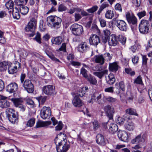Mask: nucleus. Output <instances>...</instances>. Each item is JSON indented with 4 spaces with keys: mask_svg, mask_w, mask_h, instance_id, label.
<instances>
[{
    "mask_svg": "<svg viewBox=\"0 0 152 152\" xmlns=\"http://www.w3.org/2000/svg\"><path fill=\"white\" fill-rule=\"evenodd\" d=\"M51 124V122L50 121H39L37 122L36 126L37 128L47 127Z\"/></svg>",
    "mask_w": 152,
    "mask_h": 152,
    "instance_id": "412c9836",
    "label": "nucleus"
},
{
    "mask_svg": "<svg viewBox=\"0 0 152 152\" xmlns=\"http://www.w3.org/2000/svg\"><path fill=\"white\" fill-rule=\"evenodd\" d=\"M105 15L106 18L111 19L114 17V13L113 11L109 10L106 11Z\"/></svg>",
    "mask_w": 152,
    "mask_h": 152,
    "instance_id": "72a5a7b5",
    "label": "nucleus"
},
{
    "mask_svg": "<svg viewBox=\"0 0 152 152\" xmlns=\"http://www.w3.org/2000/svg\"><path fill=\"white\" fill-rule=\"evenodd\" d=\"M115 25L121 31H126L127 29L126 24L123 20H116Z\"/></svg>",
    "mask_w": 152,
    "mask_h": 152,
    "instance_id": "dca6fc26",
    "label": "nucleus"
},
{
    "mask_svg": "<svg viewBox=\"0 0 152 152\" xmlns=\"http://www.w3.org/2000/svg\"><path fill=\"white\" fill-rule=\"evenodd\" d=\"M63 127V124L61 122L59 121L58 124L55 127V129L57 131L61 130Z\"/></svg>",
    "mask_w": 152,
    "mask_h": 152,
    "instance_id": "13d9d810",
    "label": "nucleus"
},
{
    "mask_svg": "<svg viewBox=\"0 0 152 152\" xmlns=\"http://www.w3.org/2000/svg\"><path fill=\"white\" fill-rule=\"evenodd\" d=\"M124 119L123 118L118 117L116 121L117 123L121 125L124 123Z\"/></svg>",
    "mask_w": 152,
    "mask_h": 152,
    "instance_id": "5fc2aeb1",
    "label": "nucleus"
},
{
    "mask_svg": "<svg viewBox=\"0 0 152 152\" xmlns=\"http://www.w3.org/2000/svg\"><path fill=\"white\" fill-rule=\"evenodd\" d=\"M106 79L107 83L109 84H113L115 80L114 75L112 73H110L107 77H106Z\"/></svg>",
    "mask_w": 152,
    "mask_h": 152,
    "instance_id": "393cba45",
    "label": "nucleus"
},
{
    "mask_svg": "<svg viewBox=\"0 0 152 152\" xmlns=\"http://www.w3.org/2000/svg\"><path fill=\"white\" fill-rule=\"evenodd\" d=\"M109 6V4L107 3H104L101 6L100 10V11H102L104 8L108 7Z\"/></svg>",
    "mask_w": 152,
    "mask_h": 152,
    "instance_id": "e2e57ef3",
    "label": "nucleus"
},
{
    "mask_svg": "<svg viewBox=\"0 0 152 152\" xmlns=\"http://www.w3.org/2000/svg\"><path fill=\"white\" fill-rule=\"evenodd\" d=\"M119 139L125 142H128L130 140V134L124 130H119L117 133Z\"/></svg>",
    "mask_w": 152,
    "mask_h": 152,
    "instance_id": "0eeeda50",
    "label": "nucleus"
},
{
    "mask_svg": "<svg viewBox=\"0 0 152 152\" xmlns=\"http://www.w3.org/2000/svg\"><path fill=\"white\" fill-rule=\"evenodd\" d=\"M51 114V109L49 107H43L41 110L40 116L43 119H45L49 118Z\"/></svg>",
    "mask_w": 152,
    "mask_h": 152,
    "instance_id": "6e6552de",
    "label": "nucleus"
},
{
    "mask_svg": "<svg viewBox=\"0 0 152 152\" xmlns=\"http://www.w3.org/2000/svg\"><path fill=\"white\" fill-rule=\"evenodd\" d=\"M18 88V86L16 83H11L7 86V90L10 93H13L17 90Z\"/></svg>",
    "mask_w": 152,
    "mask_h": 152,
    "instance_id": "6ab92c4d",
    "label": "nucleus"
},
{
    "mask_svg": "<svg viewBox=\"0 0 152 152\" xmlns=\"http://www.w3.org/2000/svg\"><path fill=\"white\" fill-rule=\"evenodd\" d=\"M108 70H105L102 71L100 72H94L93 74L98 77L100 78H101L104 75L106 74L107 73Z\"/></svg>",
    "mask_w": 152,
    "mask_h": 152,
    "instance_id": "473e14b6",
    "label": "nucleus"
},
{
    "mask_svg": "<svg viewBox=\"0 0 152 152\" xmlns=\"http://www.w3.org/2000/svg\"><path fill=\"white\" fill-rule=\"evenodd\" d=\"M95 62L101 64L104 63V58L102 55H96L94 56Z\"/></svg>",
    "mask_w": 152,
    "mask_h": 152,
    "instance_id": "bb28decb",
    "label": "nucleus"
},
{
    "mask_svg": "<svg viewBox=\"0 0 152 152\" xmlns=\"http://www.w3.org/2000/svg\"><path fill=\"white\" fill-rule=\"evenodd\" d=\"M38 43L40 44L41 43V34L38 32H37L35 37L33 38Z\"/></svg>",
    "mask_w": 152,
    "mask_h": 152,
    "instance_id": "37998d69",
    "label": "nucleus"
},
{
    "mask_svg": "<svg viewBox=\"0 0 152 152\" xmlns=\"http://www.w3.org/2000/svg\"><path fill=\"white\" fill-rule=\"evenodd\" d=\"M66 8L63 4L59 5L58 7V11L59 12H62L65 11Z\"/></svg>",
    "mask_w": 152,
    "mask_h": 152,
    "instance_id": "680f3d73",
    "label": "nucleus"
},
{
    "mask_svg": "<svg viewBox=\"0 0 152 152\" xmlns=\"http://www.w3.org/2000/svg\"><path fill=\"white\" fill-rule=\"evenodd\" d=\"M39 104L43 103L46 100V98L45 97L40 96L36 98Z\"/></svg>",
    "mask_w": 152,
    "mask_h": 152,
    "instance_id": "864d4df0",
    "label": "nucleus"
},
{
    "mask_svg": "<svg viewBox=\"0 0 152 152\" xmlns=\"http://www.w3.org/2000/svg\"><path fill=\"white\" fill-rule=\"evenodd\" d=\"M43 92L47 95H53L56 92L54 86L49 85L44 86L42 88Z\"/></svg>",
    "mask_w": 152,
    "mask_h": 152,
    "instance_id": "9d476101",
    "label": "nucleus"
},
{
    "mask_svg": "<svg viewBox=\"0 0 152 152\" xmlns=\"http://www.w3.org/2000/svg\"><path fill=\"white\" fill-rule=\"evenodd\" d=\"M108 44L110 46H115L118 43V37L115 34L110 35L108 40Z\"/></svg>",
    "mask_w": 152,
    "mask_h": 152,
    "instance_id": "ddd939ff",
    "label": "nucleus"
},
{
    "mask_svg": "<svg viewBox=\"0 0 152 152\" xmlns=\"http://www.w3.org/2000/svg\"><path fill=\"white\" fill-rule=\"evenodd\" d=\"M7 117L10 122L12 124L17 123L18 122V118H15V117H10V114H8L7 115Z\"/></svg>",
    "mask_w": 152,
    "mask_h": 152,
    "instance_id": "e433bc0d",
    "label": "nucleus"
},
{
    "mask_svg": "<svg viewBox=\"0 0 152 152\" xmlns=\"http://www.w3.org/2000/svg\"><path fill=\"white\" fill-rule=\"evenodd\" d=\"M118 66L117 62H114L109 64V69L112 71H116L118 69Z\"/></svg>",
    "mask_w": 152,
    "mask_h": 152,
    "instance_id": "2f4dec72",
    "label": "nucleus"
},
{
    "mask_svg": "<svg viewBox=\"0 0 152 152\" xmlns=\"http://www.w3.org/2000/svg\"><path fill=\"white\" fill-rule=\"evenodd\" d=\"M103 56L104 59L107 60V61H110L112 58V56L109 53H105Z\"/></svg>",
    "mask_w": 152,
    "mask_h": 152,
    "instance_id": "6e6d98bb",
    "label": "nucleus"
},
{
    "mask_svg": "<svg viewBox=\"0 0 152 152\" xmlns=\"http://www.w3.org/2000/svg\"><path fill=\"white\" fill-rule=\"evenodd\" d=\"M81 74L83 77L86 78H87L88 76L87 74V71L84 68H82L80 71Z\"/></svg>",
    "mask_w": 152,
    "mask_h": 152,
    "instance_id": "603ef678",
    "label": "nucleus"
},
{
    "mask_svg": "<svg viewBox=\"0 0 152 152\" xmlns=\"http://www.w3.org/2000/svg\"><path fill=\"white\" fill-rule=\"evenodd\" d=\"M110 32L107 29L104 30L103 33L101 37V41L102 42L105 44L107 42L110 36Z\"/></svg>",
    "mask_w": 152,
    "mask_h": 152,
    "instance_id": "2eb2a0df",
    "label": "nucleus"
},
{
    "mask_svg": "<svg viewBox=\"0 0 152 152\" xmlns=\"http://www.w3.org/2000/svg\"><path fill=\"white\" fill-rule=\"evenodd\" d=\"M97 143L101 145H104L105 144V142L104 137L101 134L97 135L96 138Z\"/></svg>",
    "mask_w": 152,
    "mask_h": 152,
    "instance_id": "b1692460",
    "label": "nucleus"
},
{
    "mask_svg": "<svg viewBox=\"0 0 152 152\" xmlns=\"http://www.w3.org/2000/svg\"><path fill=\"white\" fill-rule=\"evenodd\" d=\"M19 52L20 57L22 58H25L28 55L27 52L23 50H20Z\"/></svg>",
    "mask_w": 152,
    "mask_h": 152,
    "instance_id": "a19ab883",
    "label": "nucleus"
},
{
    "mask_svg": "<svg viewBox=\"0 0 152 152\" xmlns=\"http://www.w3.org/2000/svg\"><path fill=\"white\" fill-rule=\"evenodd\" d=\"M4 102L5 104L4 105L0 104L1 107L2 108H7L10 106V102L7 101H4Z\"/></svg>",
    "mask_w": 152,
    "mask_h": 152,
    "instance_id": "052dcab7",
    "label": "nucleus"
},
{
    "mask_svg": "<svg viewBox=\"0 0 152 152\" xmlns=\"http://www.w3.org/2000/svg\"><path fill=\"white\" fill-rule=\"evenodd\" d=\"M88 88L86 87H83L80 89L76 95L78 96H79L82 97L85 94L87 90H88Z\"/></svg>",
    "mask_w": 152,
    "mask_h": 152,
    "instance_id": "c756f323",
    "label": "nucleus"
},
{
    "mask_svg": "<svg viewBox=\"0 0 152 152\" xmlns=\"http://www.w3.org/2000/svg\"><path fill=\"white\" fill-rule=\"evenodd\" d=\"M20 64L18 62L15 61L9 65L8 68V72L10 74H13L17 72L20 69Z\"/></svg>",
    "mask_w": 152,
    "mask_h": 152,
    "instance_id": "1a4fd4ad",
    "label": "nucleus"
},
{
    "mask_svg": "<svg viewBox=\"0 0 152 152\" xmlns=\"http://www.w3.org/2000/svg\"><path fill=\"white\" fill-rule=\"evenodd\" d=\"M13 5V2L11 0H9L5 4L6 7L8 9H10L12 8Z\"/></svg>",
    "mask_w": 152,
    "mask_h": 152,
    "instance_id": "de8ad7c7",
    "label": "nucleus"
},
{
    "mask_svg": "<svg viewBox=\"0 0 152 152\" xmlns=\"http://www.w3.org/2000/svg\"><path fill=\"white\" fill-rule=\"evenodd\" d=\"M104 109L107 115L110 119L112 118V115L114 113L113 107L112 106L108 105L105 107Z\"/></svg>",
    "mask_w": 152,
    "mask_h": 152,
    "instance_id": "a211bd4d",
    "label": "nucleus"
},
{
    "mask_svg": "<svg viewBox=\"0 0 152 152\" xmlns=\"http://www.w3.org/2000/svg\"><path fill=\"white\" fill-rule=\"evenodd\" d=\"M62 41L61 38L58 37H53L51 41L52 44L58 45L61 43Z\"/></svg>",
    "mask_w": 152,
    "mask_h": 152,
    "instance_id": "c85d7f7f",
    "label": "nucleus"
},
{
    "mask_svg": "<svg viewBox=\"0 0 152 152\" xmlns=\"http://www.w3.org/2000/svg\"><path fill=\"white\" fill-rule=\"evenodd\" d=\"M146 15V12L144 10L139 12L137 14V15L139 17V19H141L142 18L144 17Z\"/></svg>",
    "mask_w": 152,
    "mask_h": 152,
    "instance_id": "4d7b16f0",
    "label": "nucleus"
},
{
    "mask_svg": "<svg viewBox=\"0 0 152 152\" xmlns=\"http://www.w3.org/2000/svg\"><path fill=\"white\" fill-rule=\"evenodd\" d=\"M72 33L75 35L80 36L83 33V26L77 24H74L71 27Z\"/></svg>",
    "mask_w": 152,
    "mask_h": 152,
    "instance_id": "423d86ee",
    "label": "nucleus"
},
{
    "mask_svg": "<svg viewBox=\"0 0 152 152\" xmlns=\"http://www.w3.org/2000/svg\"><path fill=\"white\" fill-rule=\"evenodd\" d=\"M125 128L128 131H132L135 128L134 124L132 121H128L124 126Z\"/></svg>",
    "mask_w": 152,
    "mask_h": 152,
    "instance_id": "4be33fe9",
    "label": "nucleus"
},
{
    "mask_svg": "<svg viewBox=\"0 0 152 152\" xmlns=\"http://www.w3.org/2000/svg\"><path fill=\"white\" fill-rule=\"evenodd\" d=\"M149 24L148 20H142L139 25V30L140 33L146 34L148 33Z\"/></svg>",
    "mask_w": 152,
    "mask_h": 152,
    "instance_id": "20e7f679",
    "label": "nucleus"
},
{
    "mask_svg": "<svg viewBox=\"0 0 152 152\" xmlns=\"http://www.w3.org/2000/svg\"><path fill=\"white\" fill-rule=\"evenodd\" d=\"M98 8V7L97 6H95L90 9L87 10H86L89 13H92L96 11L97 10Z\"/></svg>",
    "mask_w": 152,
    "mask_h": 152,
    "instance_id": "3c124183",
    "label": "nucleus"
},
{
    "mask_svg": "<svg viewBox=\"0 0 152 152\" xmlns=\"http://www.w3.org/2000/svg\"><path fill=\"white\" fill-rule=\"evenodd\" d=\"M56 17V16L51 15L47 18V20L48 25L51 28H52V25Z\"/></svg>",
    "mask_w": 152,
    "mask_h": 152,
    "instance_id": "7c9ffc66",
    "label": "nucleus"
},
{
    "mask_svg": "<svg viewBox=\"0 0 152 152\" xmlns=\"http://www.w3.org/2000/svg\"><path fill=\"white\" fill-rule=\"evenodd\" d=\"M140 46L138 44H135L129 48V49L133 53H135L139 49Z\"/></svg>",
    "mask_w": 152,
    "mask_h": 152,
    "instance_id": "4c0bfd02",
    "label": "nucleus"
},
{
    "mask_svg": "<svg viewBox=\"0 0 152 152\" xmlns=\"http://www.w3.org/2000/svg\"><path fill=\"white\" fill-rule=\"evenodd\" d=\"M111 103H115L117 101L116 98L111 96H107L104 97V100Z\"/></svg>",
    "mask_w": 152,
    "mask_h": 152,
    "instance_id": "a18cd8bd",
    "label": "nucleus"
},
{
    "mask_svg": "<svg viewBox=\"0 0 152 152\" xmlns=\"http://www.w3.org/2000/svg\"><path fill=\"white\" fill-rule=\"evenodd\" d=\"M115 10H118L121 12H122V9L121 4L119 3H117L115 5Z\"/></svg>",
    "mask_w": 152,
    "mask_h": 152,
    "instance_id": "338daca9",
    "label": "nucleus"
},
{
    "mask_svg": "<svg viewBox=\"0 0 152 152\" xmlns=\"http://www.w3.org/2000/svg\"><path fill=\"white\" fill-rule=\"evenodd\" d=\"M147 138V135L145 133H142L138 135L131 140L132 144L138 143L142 144Z\"/></svg>",
    "mask_w": 152,
    "mask_h": 152,
    "instance_id": "39448f33",
    "label": "nucleus"
},
{
    "mask_svg": "<svg viewBox=\"0 0 152 152\" xmlns=\"http://www.w3.org/2000/svg\"><path fill=\"white\" fill-rule=\"evenodd\" d=\"M55 18L54 22L52 25V28H55L56 27H58L60 26L61 22V19L60 18L56 16Z\"/></svg>",
    "mask_w": 152,
    "mask_h": 152,
    "instance_id": "a878e982",
    "label": "nucleus"
},
{
    "mask_svg": "<svg viewBox=\"0 0 152 152\" xmlns=\"http://www.w3.org/2000/svg\"><path fill=\"white\" fill-rule=\"evenodd\" d=\"M88 48L87 44L86 42H82L77 47V50L80 52H83Z\"/></svg>",
    "mask_w": 152,
    "mask_h": 152,
    "instance_id": "5701e85b",
    "label": "nucleus"
},
{
    "mask_svg": "<svg viewBox=\"0 0 152 152\" xmlns=\"http://www.w3.org/2000/svg\"><path fill=\"white\" fill-rule=\"evenodd\" d=\"M23 87L28 93H32L34 91V86L31 81L29 80H26L24 82Z\"/></svg>",
    "mask_w": 152,
    "mask_h": 152,
    "instance_id": "9b49d317",
    "label": "nucleus"
},
{
    "mask_svg": "<svg viewBox=\"0 0 152 152\" xmlns=\"http://www.w3.org/2000/svg\"><path fill=\"white\" fill-rule=\"evenodd\" d=\"M148 60L146 56L145 55H142V64L143 65H146Z\"/></svg>",
    "mask_w": 152,
    "mask_h": 152,
    "instance_id": "69168bd1",
    "label": "nucleus"
},
{
    "mask_svg": "<svg viewBox=\"0 0 152 152\" xmlns=\"http://www.w3.org/2000/svg\"><path fill=\"white\" fill-rule=\"evenodd\" d=\"M27 1L28 0H15V2L17 5L21 6L24 2L26 3Z\"/></svg>",
    "mask_w": 152,
    "mask_h": 152,
    "instance_id": "8fccbe9b",
    "label": "nucleus"
},
{
    "mask_svg": "<svg viewBox=\"0 0 152 152\" xmlns=\"http://www.w3.org/2000/svg\"><path fill=\"white\" fill-rule=\"evenodd\" d=\"M50 38V35L48 34H46L43 36L42 39L44 41H47L49 40Z\"/></svg>",
    "mask_w": 152,
    "mask_h": 152,
    "instance_id": "774afa93",
    "label": "nucleus"
},
{
    "mask_svg": "<svg viewBox=\"0 0 152 152\" xmlns=\"http://www.w3.org/2000/svg\"><path fill=\"white\" fill-rule=\"evenodd\" d=\"M20 11L21 13L23 15L26 14L28 11V8L25 6H21L20 8Z\"/></svg>",
    "mask_w": 152,
    "mask_h": 152,
    "instance_id": "f704fd0d",
    "label": "nucleus"
},
{
    "mask_svg": "<svg viewBox=\"0 0 152 152\" xmlns=\"http://www.w3.org/2000/svg\"><path fill=\"white\" fill-rule=\"evenodd\" d=\"M10 113L12 114V117L18 118L19 115L18 112L15 111L14 109L11 108L7 109L6 111L7 114Z\"/></svg>",
    "mask_w": 152,
    "mask_h": 152,
    "instance_id": "cd10ccee",
    "label": "nucleus"
},
{
    "mask_svg": "<svg viewBox=\"0 0 152 152\" xmlns=\"http://www.w3.org/2000/svg\"><path fill=\"white\" fill-rule=\"evenodd\" d=\"M87 79L88 81L90 82L91 84L93 85H95L97 83V81L96 79L90 75L89 76H88Z\"/></svg>",
    "mask_w": 152,
    "mask_h": 152,
    "instance_id": "79ce46f5",
    "label": "nucleus"
},
{
    "mask_svg": "<svg viewBox=\"0 0 152 152\" xmlns=\"http://www.w3.org/2000/svg\"><path fill=\"white\" fill-rule=\"evenodd\" d=\"M125 72L126 73L132 76L134 75L135 74L134 71L132 70L130 68H125Z\"/></svg>",
    "mask_w": 152,
    "mask_h": 152,
    "instance_id": "09e8293b",
    "label": "nucleus"
},
{
    "mask_svg": "<svg viewBox=\"0 0 152 152\" xmlns=\"http://www.w3.org/2000/svg\"><path fill=\"white\" fill-rule=\"evenodd\" d=\"M132 61L134 65H137L139 62V57L137 55H133L132 57Z\"/></svg>",
    "mask_w": 152,
    "mask_h": 152,
    "instance_id": "c9c22d12",
    "label": "nucleus"
},
{
    "mask_svg": "<svg viewBox=\"0 0 152 152\" xmlns=\"http://www.w3.org/2000/svg\"><path fill=\"white\" fill-rule=\"evenodd\" d=\"M7 99L10 100L13 103L14 106L16 107L19 108L21 111H24L25 110V107L23 104V101L22 98L13 97L10 99L9 97L0 95V100Z\"/></svg>",
    "mask_w": 152,
    "mask_h": 152,
    "instance_id": "f03ea898",
    "label": "nucleus"
},
{
    "mask_svg": "<svg viewBox=\"0 0 152 152\" xmlns=\"http://www.w3.org/2000/svg\"><path fill=\"white\" fill-rule=\"evenodd\" d=\"M99 21L101 26L102 27H104L106 26V22L104 19L102 18H100L99 19Z\"/></svg>",
    "mask_w": 152,
    "mask_h": 152,
    "instance_id": "bf43d9fd",
    "label": "nucleus"
},
{
    "mask_svg": "<svg viewBox=\"0 0 152 152\" xmlns=\"http://www.w3.org/2000/svg\"><path fill=\"white\" fill-rule=\"evenodd\" d=\"M35 119L32 118L29 119L27 122L26 126H28L32 127L34 125L35 123Z\"/></svg>",
    "mask_w": 152,
    "mask_h": 152,
    "instance_id": "ea45409f",
    "label": "nucleus"
},
{
    "mask_svg": "<svg viewBox=\"0 0 152 152\" xmlns=\"http://www.w3.org/2000/svg\"><path fill=\"white\" fill-rule=\"evenodd\" d=\"M66 135L61 133L58 134L54 139L58 152H66L69 147V143L66 140Z\"/></svg>",
    "mask_w": 152,
    "mask_h": 152,
    "instance_id": "f257e3e1",
    "label": "nucleus"
},
{
    "mask_svg": "<svg viewBox=\"0 0 152 152\" xmlns=\"http://www.w3.org/2000/svg\"><path fill=\"white\" fill-rule=\"evenodd\" d=\"M108 129L110 133L113 134L118 131V127L116 124L111 123L108 126Z\"/></svg>",
    "mask_w": 152,
    "mask_h": 152,
    "instance_id": "aec40b11",
    "label": "nucleus"
},
{
    "mask_svg": "<svg viewBox=\"0 0 152 152\" xmlns=\"http://www.w3.org/2000/svg\"><path fill=\"white\" fill-rule=\"evenodd\" d=\"M72 103L74 107H80L83 104L82 100L77 95L73 97L72 100Z\"/></svg>",
    "mask_w": 152,
    "mask_h": 152,
    "instance_id": "4468645a",
    "label": "nucleus"
},
{
    "mask_svg": "<svg viewBox=\"0 0 152 152\" xmlns=\"http://www.w3.org/2000/svg\"><path fill=\"white\" fill-rule=\"evenodd\" d=\"M126 113L130 115L137 116L138 114L136 112V110L132 109L129 108L126 110Z\"/></svg>",
    "mask_w": 152,
    "mask_h": 152,
    "instance_id": "c03bdc74",
    "label": "nucleus"
},
{
    "mask_svg": "<svg viewBox=\"0 0 152 152\" xmlns=\"http://www.w3.org/2000/svg\"><path fill=\"white\" fill-rule=\"evenodd\" d=\"M37 20L35 18L31 19L27 25L25 30L26 32H28V35L30 37L34 36L35 34V30L37 28Z\"/></svg>",
    "mask_w": 152,
    "mask_h": 152,
    "instance_id": "7ed1b4c3",
    "label": "nucleus"
},
{
    "mask_svg": "<svg viewBox=\"0 0 152 152\" xmlns=\"http://www.w3.org/2000/svg\"><path fill=\"white\" fill-rule=\"evenodd\" d=\"M126 19L129 23L135 24L137 23V19L134 15L131 12H127L126 14Z\"/></svg>",
    "mask_w": 152,
    "mask_h": 152,
    "instance_id": "f8f14e48",
    "label": "nucleus"
},
{
    "mask_svg": "<svg viewBox=\"0 0 152 152\" xmlns=\"http://www.w3.org/2000/svg\"><path fill=\"white\" fill-rule=\"evenodd\" d=\"M7 63L6 62L0 63V71H4L7 69Z\"/></svg>",
    "mask_w": 152,
    "mask_h": 152,
    "instance_id": "49530a36",
    "label": "nucleus"
},
{
    "mask_svg": "<svg viewBox=\"0 0 152 152\" xmlns=\"http://www.w3.org/2000/svg\"><path fill=\"white\" fill-rule=\"evenodd\" d=\"M115 87L117 88H120L122 91L125 90V86L123 82H121L119 83H117L115 84Z\"/></svg>",
    "mask_w": 152,
    "mask_h": 152,
    "instance_id": "58836bf2",
    "label": "nucleus"
},
{
    "mask_svg": "<svg viewBox=\"0 0 152 152\" xmlns=\"http://www.w3.org/2000/svg\"><path fill=\"white\" fill-rule=\"evenodd\" d=\"M134 83L138 84H141L142 83V80L140 76H138L137 78L134 81Z\"/></svg>",
    "mask_w": 152,
    "mask_h": 152,
    "instance_id": "0e129e2a",
    "label": "nucleus"
},
{
    "mask_svg": "<svg viewBox=\"0 0 152 152\" xmlns=\"http://www.w3.org/2000/svg\"><path fill=\"white\" fill-rule=\"evenodd\" d=\"M89 41L90 45H97L100 42L99 37L96 34L91 35Z\"/></svg>",
    "mask_w": 152,
    "mask_h": 152,
    "instance_id": "f3484780",
    "label": "nucleus"
}]
</instances>
